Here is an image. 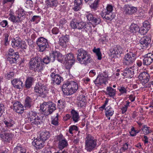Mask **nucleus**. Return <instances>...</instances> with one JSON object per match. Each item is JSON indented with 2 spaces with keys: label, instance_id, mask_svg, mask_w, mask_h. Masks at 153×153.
I'll return each mask as SVG.
<instances>
[{
  "label": "nucleus",
  "instance_id": "42",
  "mask_svg": "<svg viewBox=\"0 0 153 153\" xmlns=\"http://www.w3.org/2000/svg\"><path fill=\"white\" fill-rule=\"evenodd\" d=\"M141 130L145 135H147L152 132V130L150 127H148L146 125L143 126Z\"/></svg>",
  "mask_w": 153,
  "mask_h": 153
},
{
  "label": "nucleus",
  "instance_id": "7",
  "mask_svg": "<svg viewBox=\"0 0 153 153\" xmlns=\"http://www.w3.org/2000/svg\"><path fill=\"white\" fill-rule=\"evenodd\" d=\"M136 58V53L130 51L125 55L123 59V64L127 66L131 65L134 62Z\"/></svg>",
  "mask_w": 153,
  "mask_h": 153
},
{
  "label": "nucleus",
  "instance_id": "18",
  "mask_svg": "<svg viewBox=\"0 0 153 153\" xmlns=\"http://www.w3.org/2000/svg\"><path fill=\"white\" fill-rule=\"evenodd\" d=\"M52 80L54 84L59 85L63 81V78L58 74H55L52 73L50 75Z\"/></svg>",
  "mask_w": 153,
  "mask_h": 153
},
{
  "label": "nucleus",
  "instance_id": "26",
  "mask_svg": "<svg viewBox=\"0 0 153 153\" xmlns=\"http://www.w3.org/2000/svg\"><path fill=\"white\" fill-rule=\"evenodd\" d=\"M82 6V0H75L74 5L72 9L75 11H79L81 9Z\"/></svg>",
  "mask_w": 153,
  "mask_h": 153
},
{
  "label": "nucleus",
  "instance_id": "58",
  "mask_svg": "<svg viewBox=\"0 0 153 153\" xmlns=\"http://www.w3.org/2000/svg\"><path fill=\"white\" fill-rule=\"evenodd\" d=\"M56 54H57L56 59L59 61L60 62L62 59V55L59 52L56 51Z\"/></svg>",
  "mask_w": 153,
  "mask_h": 153
},
{
  "label": "nucleus",
  "instance_id": "45",
  "mask_svg": "<svg viewBox=\"0 0 153 153\" xmlns=\"http://www.w3.org/2000/svg\"><path fill=\"white\" fill-rule=\"evenodd\" d=\"M93 51L96 53V55L97 56L98 59L100 60L101 59L102 54L100 48H94L93 49Z\"/></svg>",
  "mask_w": 153,
  "mask_h": 153
},
{
  "label": "nucleus",
  "instance_id": "61",
  "mask_svg": "<svg viewBox=\"0 0 153 153\" xmlns=\"http://www.w3.org/2000/svg\"><path fill=\"white\" fill-rule=\"evenodd\" d=\"M52 32L53 34H57L59 32V29L57 27H54L52 29Z\"/></svg>",
  "mask_w": 153,
  "mask_h": 153
},
{
  "label": "nucleus",
  "instance_id": "43",
  "mask_svg": "<svg viewBox=\"0 0 153 153\" xmlns=\"http://www.w3.org/2000/svg\"><path fill=\"white\" fill-rule=\"evenodd\" d=\"M21 39L20 38H16L14 41L13 40L12 41L11 45L14 48L20 46L21 44Z\"/></svg>",
  "mask_w": 153,
  "mask_h": 153
},
{
  "label": "nucleus",
  "instance_id": "62",
  "mask_svg": "<svg viewBox=\"0 0 153 153\" xmlns=\"http://www.w3.org/2000/svg\"><path fill=\"white\" fill-rule=\"evenodd\" d=\"M14 76V73L13 72H10L8 74H7V77L8 79H10L12 78Z\"/></svg>",
  "mask_w": 153,
  "mask_h": 153
},
{
  "label": "nucleus",
  "instance_id": "9",
  "mask_svg": "<svg viewBox=\"0 0 153 153\" xmlns=\"http://www.w3.org/2000/svg\"><path fill=\"white\" fill-rule=\"evenodd\" d=\"M113 7L111 5H108L106 8L103 10L101 14V16L106 19L109 20H112L115 17L114 15L112 14Z\"/></svg>",
  "mask_w": 153,
  "mask_h": 153
},
{
  "label": "nucleus",
  "instance_id": "59",
  "mask_svg": "<svg viewBox=\"0 0 153 153\" xmlns=\"http://www.w3.org/2000/svg\"><path fill=\"white\" fill-rule=\"evenodd\" d=\"M16 52H14V50L13 49L10 48L8 53V56H12L14 55Z\"/></svg>",
  "mask_w": 153,
  "mask_h": 153
},
{
  "label": "nucleus",
  "instance_id": "11",
  "mask_svg": "<svg viewBox=\"0 0 153 153\" xmlns=\"http://www.w3.org/2000/svg\"><path fill=\"white\" fill-rule=\"evenodd\" d=\"M86 17L88 21H91L94 27L100 24L101 22V19L100 18L96 17L91 13L87 14Z\"/></svg>",
  "mask_w": 153,
  "mask_h": 153
},
{
  "label": "nucleus",
  "instance_id": "40",
  "mask_svg": "<svg viewBox=\"0 0 153 153\" xmlns=\"http://www.w3.org/2000/svg\"><path fill=\"white\" fill-rule=\"evenodd\" d=\"M139 27L135 24H132L130 26V31L131 33H136L139 29Z\"/></svg>",
  "mask_w": 153,
  "mask_h": 153
},
{
  "label": "nucleus",
  "instance_id": "64",
  "mask_svg": "<svg viewBox=\"0 0 153 153\" xmlns=\"http://www.w3.org/2000/svg\"><path fill=\"white\" fill-rule=\"evenodd\" d=\"M0 25L3 27H5L8 25L7 21V20H3L1 22Z\"/></svg>",
  "mask_w": 153,
  "mask_h": 153
},
{
  "label": "nucleus",
  "instance_id": "63",
  "mask_svg": "<svg viewBox=\"0 0 153 153\" xmlns=\"http://www.w3.org/2000/svg\"><path fill=\"white\" fill-rule=\"evenodd\" d=\"M4 45H6L8 44V38L9 35L5 33L4 35Z\"/></svg>",
  "mask_w": 153,
  "mask_h": 153
},
{
  "label": "nucleus",
  "instance_id": "60",
  "mask_svg": "<svg viewBox=\"0 0 153 153\" xmlns=\"http://www.w3.org/2000/svg\"><path fill=\"white\" fill-rule=\"evenodd\" d=\"M4 110V105L2 104H0V117L2 115Z\"/></svg>",
  "mask_w": 153,
  "mask_h": 153
},
{
  "label": "nucleus",
  "instance_id": "32",
  "mask_svg": "<svg viewBox=\"0 0 153 153\" xmlns=\"http://www.w3.org/2000/svg\"><path fill=\"white\" fill-rule=\"evenodd\" d=\"M19 53L16 52L14 55L12 56H8L7 60L10 64H13L16 63V61L19 58Z\"/></svg>",
  "mask_w": 153,
  "mask_h": 153
},
{
  "label": "nucleus",
  "instance_id": "24",
  "mask_svg": "<svg viewBox=\"0 0 153 153\" xmlns=\"http://www.w3.org/2000/svg\"><path fill=\"white\" fill-rule=\"evenodd\" d=\"M44 142L38 137L33 140L32 142V144L35 147L36 149H40L44 146Z\"/></svg>",
  "mask_w": 153,
  "mask_h": 153
},
{
  "label": "nucleus",
  "instance_id": "35",
  "mask_svg": "<svg viewBox=\"0 0 153 153\" xmlns=\"http://www.w3.org/2000/svg\"><path fill=\"white\" fill-rule=\"evenodd\" d=\"M12 135L9 133L0 134V138L4 141H9L11 139Z\"/></svg>",
  "mask_w": 153,
  "mask_h": 153
},
{
  "label": "nucleus",
  "instance_id": "37",
  "mask_svg": "<svg viewBox=\"0 0 153 153\" xmlns=\"http://www.w3.org/2000/svg\"><path fill=\"white\" fill-rule=\"evenodd\" d=\"M102 0H95L94 2L90 5L91 9L95 10L98 7L99 5L101 3Z\"/></svg>",
  "mask_w": 153,
  "mask_h": 153
},
{
  "label": "nucleus",
  "instance_id": "29",
  "mask_svg": "<svg viewBox=\"0 0 153 153\" xmlns=\"http://www.w3.org/2000/svg\"><path fill=\"white\" fill-rule=\"evenodd\" d=\"M30 122L32 125L38 126L42 124L43 120L41 117L38 116L37 115L33 119V120H32Z\"/></svg>",
  "mask_w": 153,
  "mask_h": 153
},
{
  "label": "nucleus",
  "instance_id": "25",
  "mask_svg": "<svg viewBox=\"0 0 153 153\" xmlns=\"http://www.w3.org/2000/svg\"><path fill=\"white\" fill-rule=\"evenodd\" d=\"M75 58L74 55L71 53H70L67 55L65 58V61L70 65L71 66L74 63Z\"/></svg>",
  "mask_w": 153,
  "mask_h": 153
},
{
  "label": "nucleus",
  "instance_id": "23",
  "mask_svg": "<svg viewBox=\"0 0 153 153\" xmlns=\"http://www.w3.org/2000/svg\"><path fill=\"white\" fill-rule=\"evenodd\" d=\"M11 82L13 86L15 88L20 89L22 87L23 83L20 79H14L11 81Z\"/></svg>",
  "mask_w": 153,
  "mask_h": 153
},
{
  "label": "nucleus",
  "instance_id": "8",
  "mask_svg": "<svg viewBox=\"0 0 153 153\" xmlns=\"http://www.w3.org/2000/svg\"><path fill=\"white\" fill-rule=\"evenodd\" d=\"M34 90L37 95L42 98L46 97L48 93L46 88L41 83L36 84L34 87Z\"/></svg>",
  "mask_w": 153,
  "mask_h": 153
},
{
  "label": "nucleus",
  "instance_id": "6",
  "mask_svg": "<svg viewBox=\"0 0 153 153\" xmlns=\"http://www.w3.org/2000/svg\"><path fill=\"white\" fill-rule=\"evenodd\" d=\"M39 51L40 52H43L45 51L49 48V45L48 40L42 37L38 38L36 42Z\"/></svg>",
  "mask_w": 153,
  "mask_h": 153
},
{
  "label": "nucleus",
  "instance_id": "31",
  "mask_svg": "<svg viewBox=\"0 0 153 153\" xmlns=\"http://www.w3.org/2000/svg\"><path fill=\"white\" fill-rule=\"evenodd\" d=\"M50 134L48 131L42 132L40 134L39 137H38L40 140L45 142L50 137Z\"/></svg>",
  "mask_w": 153,
  "mask_h": 153
},
{
  "label": "nucleus",
  "instance_id": "16",
  "mask_svg": "<svg viewBox=\"0 0 153 153\" xmlns=\"http://www.w3.org/2000/svg\"><path fill=\"white\" fill-rule=\"evenodd\" d=\"M153 61V53H149L144 56L143 59V64L144 65H149L152 63Z\"/></svg>",
  "mask_w": 153,
  "mask_h": 153
},
{
  "label": "nucleus",
  "instance_id": "19",
  "mask_svg": "<svg viewBox=\"0 0 153 153\" xmlns=\"http://www.w3.org/2000/svg\"><path fill=\"white\" fill-rule=\"evenodd\" d=\"M123 9L125 13L129 14H131L135 13L137 10L136 7H130L127 5H125Z\"/></svg>",
  "mask_w": 153,
  "mask_h": 153
},
{
  "label": "nucleus",
  "instance_id": "10",
  "mask_svg": "<svg viewBox=\"0 0 153 153\" xmlns=\"http://www.w3.org/2000/svg\"><path fill=\"white\" fill-rule=\"evenodd\" d=\"M80 18H76L71 22L70 25L73 29H77L79 30L84 29L85 25V22L80 21Z\"/></svg>",
  "mask_w": 153,
  "mask_h": 153
},
{
  "label": "nucleus",
  "instance_id": "4",
  "mask_svg": "<svg viewBox=\"0 0 153 153\" xmlns=\"http://www.w3.org/2000/svg\"><path fill=\"white\" fill-rule=\"evenodd\" d=\"M40 108L46 116L51 114L56 109V104L50 101L48 102H44L40 105Z\"/></svg>",
  "mask_w": 153,
  "mask_h": 153
},
{
  "label": "nucleus",
  "instance_id": "1",
  "mask_svg": "<svg viewBox=\"0 0 153 153\" xmlns=\"http://www.w3.org/2000/svg\"><path fill=\"white\" fill-rule=\"evenodd\" d=\"M63 94L66 95L72 94L78 88L77 83L73 81H67L64 82L62 87Z\"/></svg>",
  "mask_w": 153,
  "mask_h": 153
},
{
  "label": "nucleus",
  "instance_id": "15",
  "mask_svg": "<svg viewBox=\"0 0 153 153\" xmlns=\"http://www.w3.org/2000/svg\"><path fill=\"white\" fill-rule=\"evenodd\" d=\"M34 104V100L31 97L27 96L25 98L24 106L27 109L30 108Z\"/></svg>",
  "mask_w": 153,
  "mask_h": 153
},
{
  "label": "nucleus",
  "instance_id": "41",
  "mask_svg": "<svg viewBox=\"0 0 153 153\" xmlns=\"http://www.w3.org/2000/svg\"><path fill=\"white\" fill-rule=\"evenodd\" d=\"M123 50L122 47L120 46H117L114 48L112 52V54L117 55L122 53Z\"/></svg>",
  "mask_w": 153,
  "mask_h": 153
},
{
  "label": "nucleus",
  "instance_id": "21",
  "mask_svg": "<svg viewBox=\"0 0 153 153\" xmlns=\"http://www.w3.org/2000/svg\"><path fill=\"white\" fill-rule=\"evenodd\" d=\"M24 105H23L19 102H16L13 104L14 110L17 113L20 114L22 113L24 111Z\"/></svg>",
  "mask_w": 153,
  "mask_h": 153
},
{
  "label": "nucleus",
  "instance_id": "30",
  "mask_svg": "<svg viewBox=\"0 0 153 153\" xmlns=\"http://www.w3.org/2000/svg\"><path fill=\"white\" fill-rule=\"evenodd\" d=\"M13 152V153H26V150L21 145H18L14 148Z\"/></svg>",
  "mask_w": 153,
  "mask_h": 153
},
{
  "label": "nucleus",
  "instance_id": "17",
  "mask_svg": "<svg viewBox=\"0 0 153 153\" xmlns=\"http://www.w3.org/2000/svg\"><path fill=\"white\" fill-rule=\"evenodd\" d=\"M10 17L8 19L13 23H19L22 21L23 18H24V16L21 14H18L17 16H15L10 14Z\"/></svg>",
  "mask_w": 153,
  "mask_h": 153
},
{
  "label": "nucleus",
  "instance_id": "44",
  "mask_svg": "<svg viewBox=\"0 0 153 153\" xmlns=\"http://www.w3.org/2000/svg\"><path fill=\"white\" fill-rule=\"evenodd\" d=\"M4 123L7 128L13 127L14 124V122L12 119L8 120H5L4 121Z\"/></svg>",
  "mask_w": 153,
  "mask_h": 153
},
{
  "label": "nucleus",
  "instance_id": "27",
  "mask_svg": "<svg viewBox=\"0 0 153 153\" xmlns=\"http://www.w3.org/2000/svg\"><path fill=\"white\" fill-rule=\"evenodd\" d=\"M151 42L150 37L145 36L142 38L140 40V44L143 45V47H146Z\"/></svg>",
  "mask_w": 153,
  "mask_h": 153
},
{
  "label": "nucleus",
  "instance_id": "55",
  "mask_svg": "<svg viewBox=\"0 0 153 153\" xmlns=\"http://www.w3.org/2000/svg\"><path fill=\"white\" fill-rule=\"evenodd\" d=\"M78 101L86 102L85 96L83 95H80L77 98Z\"/></svg>",
  "mask_w": 153,
  "mask_h": 153
},
{
  "label": "nucleus",
  "instance_id": "5",
  "mask_svg": "<svg viewBox=\"0 0 153 153\" xmlns=\"http://www.w3.org/2000/svg\"><path fill=\"white\" fill-rule=\"evenodd\" d=\"M97 140L91 134H88L85 140V149L90 152L94 150L97 147Z\"/></svg>",
  "mask_w": 153,
  "mask_h": 153
},
{
  "label": "nucleus",
  "instance_id": "28",
  "mask_svg": "<svg viewBox=\"0 0 153 153\" xmlns=\"http://www.w3.org/2000/svg\"><path fill=\"white\" fill-rule=\"evenodd\" d=\"M71 119L74 123H76L79 120L80 117L78 113L74 110L71 111Z\"/></svg>",
  "mask_w": 153,
  "mask_h": 153
},
{
  "label": "nucleus",
  "instance_id": "33",
  "mask_svg": "<svg viewBox=\"0 0 153 153\" xmlns=\"http://www.w3.org/2000/svg\"><path fill=\"white\" fill-rule=\"evenodd\" d=\"M45 3L48 7H56L58 4L56 0H46L45 1Z\"/></svg>",
  "mask_w": 153,
  "mask_h": 153
},
{
  "label": "nucleus",
  "instance_id": "51",
  "mask_svg": "<svg viewBox=\"0 0 153 153\" xmlns=\"http://www.w3.org/2000/svg\"><path fill=\"white\" fill-rule=\"evenodd\" d=\"M139 33L142 35L145 34L148 31L144 27H141L138 30Z\"/></svg>",
  "mask_w": 153,
  "mask_h": 153
},
{
  "label": "nucleus",
  "instance_id": "2",
  "mask_svg": "<svg viewBox=\"0 0 153 153\" xmlns=\"http://www.w3.org/2000/svg\"><path fill=\"white\" fill-rule=\"evenodd\" d=\"M43 65L41 58L38 55L31 58L29 63V68L35 72L43 71Z\"/></svg>",
  "mask_w": 153,
  "mask_h": 153
},
{
  "label": "nucleus",
  "instance_id": "39",
  "mask_svg": "<svg viewBox=\"0 0 153 153\" xmlns=\"http://www.w3.org/2000/svg\"><path fill=\"white\" fill-rule=\"evenodd\" d=\"M108 94L111 97H113L116 94V90L111 87H108L106 89Z\"/></svg>",
  "mask_w": 153,
  "mask_h": 153
},
{
  "label": "nucleus",
  "instance_id": "14",
  "mask_svg": "<svg viewBox=\"0 0 153 153\" xmlns=\"http://www.w3.org/2000/svg\"><path fill=\"white\" fill-rule=\"evenodd\" d=\"M108 76L107 74H105V76L103 74L98 75L96 79L94 81L95 84L96 85H101L102 84H105L107 81V78Z\"/></svg>",
  "mask_w": 153,
  "mask_h": 153
},
{
  "label": "nucleus",
  "instance_id": "50",
  "mask_svg": "<svg viewBox=\"0 0 153 153\" xmlns=\"http://www.w3.org/2000/svg\"><path fill=\"white\" fill-rule=\"evenodd\" d=\"M142 27L148 30L150 28V25L148 21H146L144 22Z\"/></svg>",
  "mask_w": 153,
  "mask_h": 153
},
{
  "label": "nucleus",
  "instance_id": "20",
  "mask_svg": "<svg viewBox=\"0 0 153 153\" xmlns=\"http://www.w3.org/2000/svg\"><path fill=\"white\" fill-rule=\"evenodd\" d=\"M134 70L131 67L126 68L123 72V75L127 78H131L134 74Z\"/></svg>",
  "mask_w": 153,
  "mask_h": 153
},
{
  "label": "nucleus",
  "instance_id": "53",
  "mask_svg": "<svg viewBox=\"0 0 153 153\" xmlns=\"http://www.w3.org/2000/svg\"><path fill=\"white\" fill-rule=\"evenodd\" d=\"M57 105L60 108H63L65 107L64 102L60 100H59L58 101Z\"/></svg>",
  "mask_w": 153,
  "mask_h": 153
},
{
  "label": "nucleus",
  "instance_id": "57",
  "mask_svg": "<svg viewBox=\"0 0 153 153\" xmlns=\"http://www.w3.org/2000/svg\"><path fill=\"white\" fill-rule=\"evenodd\" d=\"M8 130V129H7V128L6 126L2 127L0 129V134L6 133Z\"/></svg>",
  "mask_w": 153,
  "mask_h": 153
},
{
  "label": "nucleus",
  "instance_id": "34",
  "mask_svg": "<svg viewBox=\"0 0 153 153\" xmlns=\"http://www.w3.org/2000/svg\"><path fill=\"white\" fill-rule=\"evenodd\" d=\"M34 81V78L32 76L28 77L27 78L25 83V87L27 88H29L31 86L32 83Z\"/></svg>",
  "mask_w": 153,
  "mask_h": 153
},
{
  "label": "nucleus",
  "instance_id": "36",
  "mask_svg": "<svg viewBox=\"0 0 153 153\" xmlns=\"http://www.w3.org/2000/svg\"><path fill=\"white\" fill-rule=\"evenodd\" d=\"M37 115V112L32 111H29L27 113V118L30 122L33 120V119Z\"/></svg>",
  "mask_w": 153,
  "mask_h": 153
},
{
  "label": "nucleus",
  "instance_id": "48",
  "mask_svg": "<svg viewBox=\"0 0 153 153\" xmlns=\"http://www.w3.org/2000/svg\"><path fill=\"white\" fill-rule=\"evenodd\" d=\"M118 89L119 90V92L122 94H126L127 89L126 88H125L124 86H122L120 87H119Z\"/></svg>",
  "mask_w": 153,
  "mask_h": 153
},
{
  "label": "nucleus",
  "instance_id": "54",
  "mask_svg": "<svg viewBox=\"0 0 153 153\" xmlns=\"http://www.w3.org/2000/svg\"><path fill=\"white\" fill-rule=\"evenodd\" d=\"M128 144L127 143H126L123 145L122 147L121 148V150L123 152H125L128 150Z\"/></svg>",
  "mask_w": 153,
  "mask_h": 153
},
{
  "label": "nucleus",
  "instance_id": "12",
  "mask_svg": "<svg viewBox=\"0 0 153 153\" xmlns=\"http://www.w3.org/2000/svg\"><path fill=\"white\" fill-rule=\"evenodd\" d=\"M57 139L59 141L58 147L60 149L66 147L68 145V142L62 134H60L57 137Z\"/></svg>",
  "mask_w": 153,
  "mask_h": 153
},
{
  "label": "nucleus",
  "instance_id": "3",
  "mask_svg": "<svg viewBox=\"0 0 153 153\" xmlns=\"http://www.w3.org/2000/svg\"><path fill=\"white\" fill-rule=\"evenodd\" d=\"M76 58L80 64L85 65L90 63L91 60L90 54L82 48L78 50Z\"/></svg>",
  "mask_w": 153,
  "mask_h": 153
},
{
  "label": "nucleus",
  "instance_id": "56",
  "mask_svg": "<svg viewBox=\"0 0 153 153\" xmlns=\"http://www.w3.org/2000/svg\"><path fill=\"white\" fill-rule=\"evenodd\" d=\"M42 62L45 64H48L51 61L50 59L49 58V57L48 56H46L44 57L42 60Z\"/></svg>",
  "mask_w": 153,
  "mask_h": 153
},
{
  "label": "nucleus",
  "instance_id": "46",
  "mask_svg": "<svg viewBox=\"0 0 153 153\" xmlns=\"http://www.w3.org/2000/svg\"><path fill=\"white\" fill-rule=\"evenodd\" d=\"M58 116V114H57L56 115L55 117L52 118L51 123L52 124L56 126L59 125Z\"/></svg>",
  "mask_w": 153,
  "mask_h": 153
},
{
  "label": "nucleus",
  "instance_id": "22",
  "mask_svg": "<svg viewBox=\"0 0 153 153\" xmlns=\"http://www.w3.org/2000/svg\"><path fill=\"white\" fill-rule=\"evenodd\" d=\"M69 40V35H65V36H62L59 38V43L61 46L65 48L67 46V43Z\"/></svg>",
  "mask_w": 153,
  "mask_h": 153
},
{
  "label": "nucleus",
  "instance_id": "52",
  "mask_svg": "<svg viewBox=\"0 0 153 153\" xmlns=\"http://www.w3.org/2000/svg\"><path fill=\"white\" fill-rule=\"evenodd\" d=\"M86 102L78 101L77 105L78 107H84L86 105Z\"/></svg>",
  "mask_w": 153,
  "mask_h": 153
},
{
  "label": "nucleus",
  "instance_id": "49",
  "mask_svg": "<svg viewBox=\"0 0 153 153\" xmlns=\"http://www.w3.org/2000/svg\"><path fill=\"white\" fill-rule=\"evenodd\" d=\"M75 130L77 131L78 130V128L75 125H73L70 126L69 128V132L71 134H72L73 131Z\"/></svg>",
  "mask_w": 153,
  "mask_h": 153
},
{
  "label": "nucleus",
  "instance_id": "13",
  "mask_svg": "<svg viewBox=\"0 0 153 153\" xmlns=\"http://www.w3.org/2000/svg\"><path fill=\"white\" fill-rule=\"evenodd\" d=\"M138 78L143 85H144L149 81L150 76L147 72H143L140 73L138 76Z\"/></svg>",
  "mask_w": 153,
  "mask_h": 153
},
{
  "label": "nucleus",
  "instance_id": "38",
  "mask_svg": "<svg viewBox=\"0 0 153 153\" xmlns=\"http://www.w3.org/2000/svg\"><path fill=\"white\" fill-rule=\"evenodd\" d=\"M105 115L106 117L112 116L114 113L113 109L110 106H108L105 108Z\"/></svg>",
  "mask_w": 153,
  "mask_h": 153
},
{
  "label": "nucleus",
  "instance_id": "47",
  "mask_svg": "<svg viewBox=\"0 0 153 153\" xmlns=\"http://www.w3.org/2000/svg\"><path fill=\"white\" fill-rule=\"evenodd\" d=\"M49 57L51 61L52 62H54L55 60V55H56V51H52L49 54ZM57 54H56L57 55Z\"/></svg>",
  "mask_w": 153,
  "mask_h": 153
}]
</instances>
